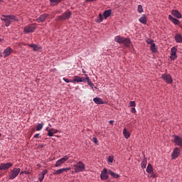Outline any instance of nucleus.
<instances>
[{
	"mask_svg": "<svg viewBox=\"0 0 182 182\" xmlns=\"http://www.w3.org/2000/svg\"><path fill=\"white\" fill-rule=\"evenodd\" d=\"M137 11L139 14H141L143 12V6L141 5H139L138 6V9Z\"/></svg>",
	"mask_w": 182,
	"mask_h": 182,
	"instance_id": "34",
	"label": "nucleus"
},
{
	"mask_svg": "<svg viewBox=\"0 0 182 182\" xmlns=\"http://www.w3.org/2000/svg\"><path fill=\"white\" fill-rule=\"evenodd\" d=\"M97 22H99V23H100V22H103V15H102V14H99Z\"/></svg>",
	"mask_w": 182,
	"mask_h": 182,
	"instance_id": "32",
	"label": "nucleus"
},
{
	"mask_svg": "<svg viewBox=\"0 0 182 182\" xmlns=\"http://www.w3.org/2000/svg\"><path fill=\"white\" fill-rule=\"evenodd\" d=\"M63 80H64V82H65L66 83H70V82H73V80H69V79L65 78V77L63 78Z\"/></svg>",
	"mask_w": 182,
	"mask_h": 182,
	"instance_id": "37",
	"label": "nucleus"
},
{
	"mask_svg": "<svg viewBox=\"0 0 182 182\" xmlns=\"http://www.w3.org/2000/svg\"><path fill=\"white\" fill-rule=\"evenodd\" d=\"M1 19L4 22H5V26L6 27L9 26V25H11V23L14 22V21H18L16 16L14 15H3Z\"/></svg>",
	"mask_w": 182,
	"mask_h": 182,
	"instance_id": "1",
	"label": "nucleus"
},
{
	"mask_svg": "<svg viewBox=\"0 0 182 182\" xmlns=\"http://www.w3.org/2000/svg\"><path fill=\"white\" fill-rule=\"evenodd\" d=\"M45 178V176H42L38 178L39 181L42 182L43 181V179Z\"/></svg>",
	"mask_w": 182,
	"mask_h": 182,
	"instance_id": "40",
	"label": "nucleus"
},
{
	"mask_svg": "<svg viewBox=\"0 0 182 182\" xmlns=\"http://www.w3.org/2000/svg\"><path fill=\"white\" fill-rule=\"evenodd\" d=\"M132 113H136V108L133 107L131 109Z\"/></svg>",
	"mask_w": 182,
	"mask_h": 182,
	"instance_id": "45",
	"label": "nucleus"
},
{
	"mask_svg": "<svg viewBox=\"0 0 182 182\" xmlns=\"http://www.w3.org/2000/svg\"><path fill=\"white\" fill-rule=\"evenodd\" d=\"M21 174H23V172H21Z\"/></svg>",
	"mask_w": 182,
	"mask_h": 182,
	"instance_id": "52",
	"label": "nucleus"
},
{
	"mask_svg": "<svg viewBox=\"0 0 182 182\" xmlns=\"http://www.w3.org/2000/svg\"><path fill=\"white\" fill-rule=\"evenodd\" d=\"M171 60H176L177 59V48L176 47H173L171 49Z\"/></svg>",
	"mask_w": 182,
	"mask_h": 182,
	"instance_id": "9",
	"label": "nucleus"
},
{
	"mask_svg": "<svg viewBox=\"0 0 182 182\" xmlns=\"http://www.w3.org/2000/svg\"><path fill=\"white\" fill-rule=\"evenodd\" d=\"M28 46H29L30 48H33V50L34 52H38V50L41 49V46L34 43L28 44Z\"/></svg>",
	"mask_w": 182,
	"mask_h": 182,
	"instance_id": "18",
	"label": "nucleus"
},
{
	"mask_svg": "<svg viewBox=\"0 0 182 182\" xmlns=\"http://www.w3.org/2000/svg\"><path fill=\"white\" fill-rule=\"evenodd\" d=\"M171 15H173V16H174L175 18H177L178 19L182 18V15L180 14V12L178 10H172Z\"/></svg>",
	"mask_w": 182,
	"mask_h": 182,
	"instance_id": "14",
	"label": "nucleus"
},
{
	"mask_svg": "<svg viewBox=\"0 0 182 182\" xmlns=\"http://www.w3.org/2000/svg\"><path fill=\"white\" fill-rule=\"evenodd\" d=\"M83 73H85V71L82 70Z\"/></svg>",
	"mask_w": 182,
	"mask_h": 182,
	"instance_id": "53",
	"label": "nucleus"
},
{
	"mask_svg": "<svg viewBox=\"0 0 182 182\" xmlns=\"http://www.w3.org/2000/svg\"><path fill=\"white\" fill-rule=\"evenodd\" d=\"M48 14H42V15H41V16L36 19V21H37L38 23L44 22L45 19H46V18H48Z\"/></svg>",
	"mask_w": 182,
	"mask_h": 182,
	"instance_id": "20",
	"label": "nucleus"
},
{
	"mask_svg": "<svg viewBox=\"0 0 182 182\" xmlns=\"http://www.w3.org/2000/svg\"><path fill=\"white\" fill-rule=\"evenodd\" d=\"M12 52H14V50H12V48L9 47L6 48L3 52L4 58H8V56H9V55H11Z\"/></svg>",
	"mask_w": 182,
	"mask_h": 182,
	"instance_id": "13",
	"label": "nucleus"
},
{
	"mask_svg": "<svg viewBox=\"0 0 182 182\" xmlns=\"http://www.w3.org/2000/svg\"><path fill=\"white\" fill-rule=\"evenodd\" d=\"M41 147L43 148V144L41 145Z\"/></svg>",
	"mask_w": 182,
	"mask_h": 182,
	"instance_id": "50",
	"label": "nucleus"
},
{
	"mask_svg": "<svg viewBox=\"0 0 182 182\" xmlns=\"http://www.w3.org/2000/svg\"><path fill=\"white\" fill-rule=\"evenodd\" d=\"M69 160V156L68 155L58 160L55 164V167H60L63 163H66V161Z\"/></svg>",
	"mask_w": 182,
	"mask_h": 182,
	"instance_id": "7",
	"label": "nucleus"
},
{
	"mask_svg": "<svg viewBox=\"0 0 182 182\" xmlns=\"http://www.w3.org/2000/svg\"><path fill=\"white\" fill-rule=\"evenodd\" d=\"M47 173H48V171L44 170V171H42V173H41V176H44V177H45V175H46Z\"/></svg>",
	"mask_w": 182,
	"mask_h": 182,
	"instance_id": "41",
	"label": "nucleus"
},
{
	"mask_svg": "<svg viewBox=\"0 0 182 182\" xmlns=\"http://www.w3.org/2000/svg\"><path fill=\"white\" fill-rule=\"evenodd\" d=\"M110 15H112V9L106 10L103 13V16H104L105 19H107V18H109V16H110Z\"/></svg>",
	"mask_w": 182,
	"mask_h": 182,
	"instance_id": "22",
	"label": "nucleus"
},
{
	"mask_svg": "<svg viewBox=\"0 0 182 182\" xmlns=\"http://www.w3.org/2000/svg\"><path fill=\"white\" fill-rule=\"evenodd\" d=\"M21 173V168H14L11 171V174L9 176V180H14V178H16Z\"/></svg>",
	"mask_w": 182,
	"mask_h": 182,
	"instance_id": "4",
	"label": "nucleus"
},
{
	"mask_svg": "<svg viewBox=\"0 0 182 182\" xmlns=\"http://www.w3.org/2000/svg\"><path fill=\"white\" fill-rule=\"evenodd\" d=\"M74 170L75 173H80L86 170V166L83 162L80 161L75 165H74Z\"/></svg>",
	"mask_w": 182,
	"mask_h": 182,
	"instance_id": "3",
	"label": "nucleus"
},
{
	"mask_svg": "<svg viewBox=\"0 0 182 182\" xmlns=\"http://www.w3.org/2000/svg\"><path fill=\"white\" fill-rule=\"evenodd\" d=\"M101 180H107L109 178V175L107 174V169L104 168L100 174Z\"/></svg>",
	"mask_w": 182,
	"mask_h": 182,
	"instance_id": "12",
	"label": "nucleus"
},
{
	"mask_svg": "<svg viewBox=\"0 0 182 182\" xmlns=\"http://www.w3.org/2000/svg\"><path fill=\"white\" fill-rule=\"evenodd\" d=\"M161 79H163L166 83H168V85H171V83H173V77H171L170 74H163L161 75Z\"/></svg>",
	"mask_w": 182,
	"mask_h": 182,
	"instance_id": "6",
	"label": "nucleus"
},
{
	"mask_svg": "<svg viewBox=\"0 0 182 182\" xmlns=\"http://www.w3.org/2000/svg\"><path fill=\"white\" fill-rule=\"evenodd\" d=\"M54 133H58V130L56 129H51Z\"/></svg>",
	"mask_w": 182,
	"mask_h": 182,
	"instance_id": "48",
	"label": "nucleus"
},
{
	"mask_svg": "<svg viewBox=\"0 0 182 182\" xmlns=\"http://www.w3.org/2000/svg\"><path fill=\"white\" fill-rule=\"evenodd\" d=\"M72 16V12L70 11H65L64 14H63L62 16H59L57 18V21H65L66 19H69L70 16Z\"/></svg>",
	"mask_w": 182,
	"mask_h": 182,
	"instance_id": "5",
	"label": "nucleus"
},
{
	"mask_svg": "<svg viewBox=\"0 0 182 182\" xmlns=\"http://www.w3.org/2000/svg\"><path fill=\"white\" fill-rule=\"evenodd\" d=\"M67 171H70V167L68 168H62L58 170H55L53 172L55 176H59V174H63V173H67Z\"/></svg>",
	"mask_w": 182,
	"mask_h": 182,
	"instance_id": "8",
	"label": "nucleus"
},
{
	"mask_svg": "<svg viewBox=\"0 0 182 182\" xmlns=\"http://www.w3.org/2000/svg\"><path fill=\"white\" fill-rule=\"evenodd\" d=\"M123 134L125 139H129V137H130V132H128L126 128H124L123 130Z\"/></svg>",
	"mask_w": 182,
	"mask_h": 182,
	"instance_id": "27",
	"label": "nucleus"
},
{
	"mask_svg": "<svg viewBox=\"0 0 182 182\" xmlns=\"http://www.w3.org/2000/svg\"><path fill=\"white\" fill-rule=\"evenodd\" d=\"M151 174V177H156V175L154 174V173L152 172Z\"/></svg>",
	"mask_w": 182,
	"mask_h": 182,
	"instance_id": "47",
	"label": "nucleus"
},
{
	"mask_svg": "<svg viewBox=\"0 0 182 182\" xmlns=\"http://www.w3.org/2000/svg\"><path fill=\"white\" fill-rule=\"evenodd\" d=\"M129 106L130 107H136V102L134 101L129 102Z\"/></svg>",
	"mask_w": 182,
	"mask_h": 182,
	"instance_id": "36",
	"label": "nucleus"
},
{
	"mask_svg": "<svg viewBox=\"0 0 182 182\" xmlns=\"http://www.w3.org/2000/svg\"><path fill=\"white\" fill-rule=\"evenodd\" d=\"M85 76L86 77H84V79H85V82L88 83V82H90V79L89 78V77H87V75L85 74Z\"/></svg>",
	"mask_w": 182,
	"mask_h": 182,
	"instance_id": "39",
	"label": "nucleus"
},
{
	"mask_svg": "<svg viewBox=\"0 0 182 182\" xmlns=\"http://www.w3.org/2000/svg\"><path fill=\"white\" fill-rule=\"evenodd\" d=\"M87 85H89V86H90L91 87H93V86H95V84H93L92 82L89 81L87 82Z\"/></svg>",
	"mask_w": 182,
	"mask_h": 182,
	"instance_id": "42",
	"label": "nucleus"
},
{
	"mask_svg": "<svg viewBox=\"0 0 182 182\" xmlns=\"http://www.w3.org/2000/svg\"><path fill=\"white\" fill-rule=\"evenodd\" d=\"M93 102L96 104V105H104L105 102H103V100L100 97H95L93 99Z\"/></svg>",
	"mask_w": 182,
	"mask_h": 182,
	"instance_id": "21",
	"label": "nucleus"
},
{
	"mask_svg": "<svg viewBox=\"0 0 182 182\" xmlns=\"http://www.w3.org/2000/svg\"><path fill=\"white\" fill-rule=\"evenodd\" d=\"M168 19L173 25H178L180 23V21L174 17H173L171 15H168Z\"/></svg>",
	"mask_w": 182,
	"mask_h": 182,
	"instance_id": "15",
	"label": "nucleus"
},
{
	"mask_svg": "<svg viewBox=\"0 0 182 182\" xmlns=\"http://www.w3.org/2000/svg\"><path fill=\"white\" fill-rule=\"evenodd\" d=\"M48 134L50 137H53V134H55V132H53V131L52 129H49Z\"/></svg>",
	"mask_w": 182,
	"mask_h": 182,
	"instance_id": "35",
	"label": "nucleus"
},
{
	"mask_svg": "<svg viewBox=\"0 0 182 182\" xmlns=\"http://www.w3.org/2000/svg\"><path fill=\"white\" fill-rule=\"evenodd\" d=\"M0 42H2V39L0 38Z\"/></svg>",
	"mask_w": 182,
	"mask_h": 182,
	"instance_id": "51",
	"label": "nucleus"
},
{
	"mask_svg": "<svg viewBox=\"0 0 182 182\" xmlns=\"http://www.w3.org/2000/svg\"><path fill=\"white\" fill-rule=\"evenodd\" d=\"M146 173H149V174H151V173H153V166H151V164H149L147 166Z\"/></svg>",
	"mask_w": 182,
	"mask_h": 182,
	"instance_id": "25",
	"label": "nucleus"
},
{
	"mask_svg": "<svg viewBox=\"0 0 182 182\" xmlns=\"http://www.w3.org/2000/svg\"><path fill=\"white\" fill-rule=\"evenodd\" d=\"M146 166H147V159H144L141 164V168H146Z\"/></svg>",
	"mask_w": 182,
	"mask_h": 182,
	"instance_id": "29",
	"label": "nucleus"
},
{
	"mask_svg": "<svg viewBox=\"0 0 182 182\" xmlns=\"http://www.w3.org/2000/svg\"><path fill=\"white\" fill-rule=\"evenodd\" d=\"M150 49L154 53H157V48H156V43L151 44Z\"/></svg>",
	"mask_w": 182,
	"mask_h": 182,
	"instance_id": "26",
	"label": "nucleus"
},
{
	"mask_svg": "<svg viewBox=\"0 0 182 182\" xmlns=\"http://www.w3.org/2000/svg\"><path fill=\"white\" fill-rule=\"evenodd\" d=\"M114 159L113 158V156H109L108 157V161L109 162V163H113V160H114Z\"/></svg>",
	"mask_w": 182,
	"mask_h": 182,
	"instance_id": "38",
	"label": "nucleus"
},
{
	"mask_svg": "<svg viewBox=\"0 0 182 182\" xmlns=\"http://www.w3.org/2000/svg\"><path fill=\"white\" fill-rule=\"evenodd\" d=\"M50 2L53 6H55L56 4H59V2H60V0H50Z\"/></svg>",
	"mask_w": 182,
	"mask_h": 182,
	"instance_id": "30",
	"label": "nucleus"
},
{
	"mask_svg": "<svg viewBox=\"0 0 182 182\" xmlns=\"http://www.w3.org/2000/svg\"><path fill=\"white\" fill-rule=\"evenodd\" d=\"M174 143L177 144V146H181L182 145V139L181 137L178 136H174Z\"/></svg>",
	"mask_w": 182,
	"mask_h": 182,
	"instance_id": "19",
	"label": "nucleus"
},
{
	"mask_svg": "<svg viewBox=\"0 0 182 182\" xmlns=\"http://www.w3.org/2000/svg\"><path fill=\"white\" fill-rule=\"evenodd\" d=\"M139 21L141 23L146 25V23H147V18H146V15H143L141 18H139Z\"/></svg>",
	"mask_w": 182,
	"mask_h": 182,
	"instance_id": "24",
	"label": "nucleus"
},
{
	"mask_svg": "<svg viewBox=\"0 0 182 182\" xmlns=\"http://www.w3.org/2000/svg\"><path fill=\"white\" fill-rule=\"evenodd\" d=\"M114 41L117 43H123V45L127 48H129V46H130V43H132L129 38L122 37L120 36H115Z\"/></svg>",
	"mask_w": 182,
	"mask_h": 182,
	"instance_id": "2",
	"label": "nucleus"
},
{
	"mask_svg": "<svg viewBox=\"0 0 182 182\" xmlns=\"http://www.w3.org/2000/svg\"><path fill=\"white\" fill-rule=\"evenodd\" d=\"M175 41L177 43H182L181 34L176 33L175 36Z\"/></svg>",
	"mask_w": 182,
	"mask_h": 182,
	"instance_id": "23",
	"label": "nucleus"
},
{
	"mask_svg": "<svg viewBox=\"0 0 182 182\" xmlns=\"http://www.w3.org/2000/svg\"><path fill=\"white\" fill-rule=\"evenodd\" d=\"M179 154H180V149L176 147L172 153V159H177V157H178Z\"/></svg>",
	"mask_w": 182,
	"mask_h": 182,
	"instance_id": "17",
	"label": "nucleus"
},
{
	"mask_svg": "<svg viewBox=\"0 0 182 182\" xmlns=\"http://www.w3.org/2000/svg\"><path fill=\"white\" fill-rule=\"evenodd\" d=\"M1 133H0V137H1Z\"/></svg>",
	"mask_w": 182,
	"mask_h": 182,
	"instance_id": "54",
	"label": "nucleus"
},
{
	"mask_svg": "<svg viewBox=\"0 0 182 182\" xmlns=\"http://www.w3.org/2000/svg\"><path fill=\"white\" fill-rule=\"evenodd\" d=\"M0 58H2V53L0 51Z\"/></svg>",
	"mask_w": 182,
	"mask_h": 182,
	"instance_id": "49",
	"label": "nucleus"
},
{
	"mask_svg": "<svg viewBox=\"0 0 182 182\" xmlns=\"http://www.w3.org/2000/svg\"><path fill=\"white\" fill-rule=\"evenodd\" d=\"M14 164L11 162H7L6 164L1 163L0 164V170H8V168H11Z\"/></svg>",
	"mask_w": 182,
	"mask_h": 182,
	"instance_id": "11",
	"label": "nucleus"
},
{
	"mask_svg": "<svg viewBox=\"0 0 182 182\" xmlns=\"http://www.w3.org/2000/svg\"><path fill=\"white\" fill-rule=\"evenodd\" d=\"M109 124L113 125V124L114 123V120H110V121L109 122Z\"/></svg>",
	"mask_w": 182,
	"mask_h": 182,
	"instance_id": "46",
	"label": "nucleus"
},
{
	"mask_svg": "<svg viewBox=\"0 0 182 182\" xmlns=\"http://www.w3.org/2000/svg\"><path fill=\"white\" fill-rule=\"evenodd\" d=\"M41 134H36L34 135V139H39V136Z\"/></svg>",
	"mask_w": 182,
	"mask_h": 182,
	"instance_id": "44",
	"label": "nucleus"
},
{
	"mask_svg": "<svg viewBox=\"0 0 182 182\" xmlns=\"http://www.w3.org/2000/svg\"><path fill=\"white\" fill-rule=\"evenodd\" d=\"M73 82H77V83L82 82H85L86 79H85V77H79V76H75L74 80H73Z\"/></svg>",
	"mask_w": 182,
	"mask_h": 182,
	"instance_id": "16",
	"label": "nucleus"
},
{
	"mask_svg": "<svg viewBox=\"0 0 182 182\" xmlns=\"http://www.w3.org/2000/svg\"><path fill=\"white\" fill-rule=\"evenodd\" d=\"M109 173L110 176H112V177H114V178H119V177H120V176H119V174L112 171L111 170H109Z\"/></svg>",
	"mask_w": 182,
	"mask_h": 182,
	"instance_id": "28",
	"label": "nucleus"
},
{
	"mask_svg": "<svg viewBox=\"0 0 182 182\" xmlns=\"http://www.w3.org/2000/svg\"><path fill=\"white\" fill-rule=\"evenodd\" d=\"M146 43L148 45H152V43H154V40H151V38H148L146 41Z\"/></svg>",
	"mask_w": 182,
	"mask_h": 182,
	"instance_id": "33",
	"label": "nucleus"
},
{
	"mask_svg": "<svg viewBox=\"0 0 182 182\" xmlns=\"http://www.w3.org/2000/svg\"><path fill=\"white\" fill-rule=\"evenodd\" d=\"M92 141L94 142V143H95V144H97V138H96V137H93L92 138Z\"/></svg>",
	"mask_w": 182,
	"mask_h": 182,
	"instance_id": "43",
	"label": "nucleus"
},
{
	"mask_svg": "<svg viewBox=\"0 0 182 182\" xmlns=\"http://www.w3.org/2000/svg\"><path fill=\"white\" fill-rule=\"evenodd\" d=\"M35 29H36V27H35V26L30 25L24 27V33H31L35 32Z\"/></svg>",
	"mask_w": 182,
	"mask_h": 182,
	"instance_id": "10",
	"label": "nucleus"
},
{
	"mask_svg": "<svg viewBox=\"0 0 182 182\" xmlns=\"http://www.w3.org/2000/svg\"><path fill=\"white\" fill-rule=\"evenodd\" d=\"M42 129H43V124H38L36 127L37 132L42 130Z\"/></svg>",
	"mask_w": 182,
	"mask_h": 182,
	"instance_id": "31",
	"label": "nucleus"
}]
</instances>
